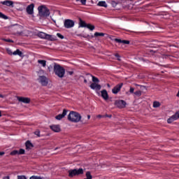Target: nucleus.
<instances>
[{
    "label": "nucleus",
    "instance_id": "obj_2",
    "mask_svg": "<svg viewBox=\"0 0 179 179\" xmlns=\"http://www.w3.org/2000/svg\"><path fill=\"white\" fill-rule=\"evenodd\" d=\"M68 120L71 122H79L82 120V115L78 112L71 111L68 115Z\"/></svg>",
    "mask_w": 179,
    "mask_h": 179
},
{
    "label": "nucleus",
    "instance_id": "obj_28",
    "mask_svg": "<svg viewBox=\"0 0 179 179\" xmlns=\"http://www.w3.org/2000/svg\"><path fill=\"white\" fill-rule=\"evenodd\" d=\"M135 96H138V97H141L142 96V92L141 91H136L134 92Z\"/></svg>",
    "mask_w": 179,
    "mask_h": 179
},
{
    "label": "nucleus",
    "instance_id": "obj_55",
    "mask_svg": "<svg viewBox=\"0 0 179 179\" xmlns=\"http://www.w3.org/2000/svg\"><path fill=\"white\" fill-rule=\"evenodd\" d=\"M136 86H139V85H136Z\"/></svg>",
    "mask_w": 179,
    "mask_h": 179
},
{
    "label": "nucleus",
    "instance_id": "obj_19",
    "mask_svg": "<svg viewBox=\"0 0 179 179\" xmlns=\"http://www.w3.org/2000/svg\"><path fill=\"white\" fill-rule=\"evenodd\" d=\"M13 55H19V57H22L23 53L19 49H17L13 52Z\"/></svg>",
    "mask_w": 179,
    "mask_h": 179
},
{
    "label": "nucleus",
    "instance_id": "obj_53",
    "mask_svg": "<svg viewBox=\"0 0 179 179\" xmlns=\"http://www.w3.org/2000/svg\"><path fill=\"white\" fill-rule=\"evenodd\" d=\"M108 87H110V84H108Z\"/></svg>",
    "mask_w": 179,
    "mask_h": 179
},
{
    "label": "nucleus",
    "instance_id": "obj_50",
    "mask_svg": "<svg viewBox=\"0 0 179 179\" xmlns=\"http://www.w3.org/2000/svg\"><path fill=\"white\" fill-rule=\"evenodd\" d=\"M90 118V115H87V120H89Z\"/></svg>",
    "mask_w": 179,
    "mask_h": 179
},
{
    "label": "nucleus",
    "instance_id": "obj_45",
    "mask_svg": "<svg viewBox=\"0 0 179 179\" xmlns=\"http://www.w3.org/2000/svg\"><path fill=\"white\" fill-rule=\"evenodd\" d=\"M3 155H5V152H0V156H3Z\"/></svg>",
    "mask_w": 179,
    "mask_h": 179
},
{
    "label": "nucleus",
    "instance_id": "obj_39",
    "mask_svg": "<svg viewBox=\"0 0 179 179\" xmlns=\"http://www.w3.org/2000/svg\"><path fill=\"white\" fill-rule=\"evenodd\" d=\"M115 41H116L117 43H122V40L121 39L115 38Z\"/></svg>",
    "mask_w": 179,
    "mask_h": 179
},
{
    "label": "nucleus",
    "instance_id": "obj_12",
    "mask_svg": "<svg viewBox=\"0 0 179 179\" xmlns=\"http://www.w3.org/2000/svg\"><path fill=\"white\" fill-rule=\"evenodd\" d=\"M50 129H52L53 132H60L61 127L59 124H52L50 126Z\"/></svg>",
    "mask_w": 179,
    "mask_h": 179
},
{
    "label": "nucleus",
    "instance_id": "obj_43",
    "mask_svg": "<svg viewBox=\"0 0 179 179\" xmlns=\"http://www.w3.org/2000/svg\"><path fill=\"white\" fill-rule=\"evenodd\" d=\"M96 117L97 118H103V115H98Z\"/></svg>",
    "mask_w": 179,
    "mask_h": 179
},
{
    "label": "nucleus",
    "instance_id": "obj_25",
    "mask_svg": "<svg viewBox=\"0 0 179 179\" xmlns=\"http://www.w3.org/2000/svg\"><path fill=\"white\" fill-rule=\"evenodd\" d=\"M87 24L84 21H80V27H87Z\"/></svg>",
    "mask_w": 179,
    "mask_h": 179
},
{
    "label": "nucleus",
    "instance_id": "obj_49",
    "mask_svg": "<svg viewBox=\"0 0 179 179\" xmlns=\"http://www.w3.org/2000/svg\"><path fill=\"white\" fill-rule=\"evenodd\" d=\"M106 117H108L109 118H111V115H106Z\"/></svg>",
    "mask_w": 179,
    "mask_h": 179
},
{
    "label": "nucleus",
    "instance_id": "obj_24",
    "mask_svg": "<svg viewBox=\"0 0 179 179\" xmlns=\"http://www.w3.org/2000/svg\"><path fill=\"white\" fill-rule=\"evenodd\" d=\"M153 107H154V108H157L160 107L159 102V101H154Z\"/></svg>",
    "mask_w": 179,
    "mask_h": 179
},
{
    "label": "nucleus",
    "instance_id": "obj_26",
    "mask_svg": "<svg viewBox=\"0 0 179 179\" xmlns=\"http://www.w3.org/2000/svg\"><path fill=\"white\" fill-rule=\"evenodd\" d=\"M86 177L87 178L85 179H92V174L90 173V171L86 173Z\"/></svg>",
    "mask_w": 179,
    "mask_h": 179
},
{
    "label": "nucleus",
    "instance_id": "obj_57",
    "mask_svg": "<svg viewBox=\"0 0 179 179\" xmlns=\"http://www.w3.org/2000/svg\"><path fill=\"white\" fill-rule=\"evenodd\" d=\"M98 94L100 95V92H98Z\"/></svg>",
    "mask_w": 179,
    "mask_h": 179
},
{
    "label": "nucleus",
    "instance_id": "obj_36",
    "mask_svg": "<svg viewBox=\"0 0 179 179\" xmlns=\"http://www.w3.org/2000/svg\"><path fill=\"white\" fill-rule=\"evenodd\" d=\"M35 135L38 136V138H40V131L37 130L34 132Z\"/></svg>",
    "mask_w": 179,
    "mask_h": 179
},
{
    "label": "nucleus",
    "instance_id": "obj_5",
    "mask_svg": "<svg viewBox=\"0 0 179 179\" xmlns=\"http://www.w3.org/2000/svg\"><path fill=\"white\" fill-rule=\"evenodd\" d=\"M79 174H83V169H73L69 171V177H73L74 176H79Z\"/></svg>",
    "mask_w": 179,
    "mask_h": 179
},
{
    "label": "nucleus",
    "instance_id": "obj_38",
    "mask_svg": "<svg viewBox=\"0 0 179 179\" xmlns=\"http://www.w3.org/2000/svg\"><path fill=\"white\" fill-rule=\"evenodd\" d=\"M30 179H41V177H38V176H31L30 178Z\"/></svg>",
    "mask_w": 179,
    "mask_h": 179
},
{
    "label": "nucleus",
    "instance_id": "obj_34",
    "mask_svg": "<svg viewBox=\"0 0 179 179\" xmlns=\"http://www.w3.org/2000/svg\"><path fill=\"white\" fill-rule=\"evenodd\" d=\"M18 155H24V150L20 149V150H18Z\"/></svg>",
    "mask_w": 179,
    "mask_h": 179
},
{
    "label": "nucleus",
    "instance_id": "obj_14",
    "mask_svg": "<svg viewBox=\"0 0 179 179\" xmlns=\"http://www.w3.org/2000/svg\"><path fill=\"white\" fill-rule=\"evenodd\" d=\"M68 111L66 110H64L62 114H59L55 117L56 120H61L65 115H66Z\"/></svg>",
    "mask_w": 179,
    "mask_h": 179
},
{
    "label": "nucleus",
    "instance_id": "obj_35",
    "mask_svg": "<svg viewBox=\"0 0 179 179\" xmlns=\"http://www.w3.org/2000/svg\"><path fill=\"white\" fill-rule=\"evenodd\" d=\"M57 37H59V38H61V40H64V36H62V34L57 33Z\"/></svg>",
    "mask_w": 179,
    "mask_h": 179
},
{
    "label": "nucleus",
    "instance_id": "obj_44",
    "mask_svg": "<svg viewBox=\"0 0 179 179\" xmlns=\"http://www.w3.org/2000/svg\"><path fill=\"white\" fill-rule=\"evenodd\" d=\"M115 57L117 58V59L120 61V55H115Z\"/></svg>",
    "mask_w": 179,
    "mask_h": 179
},
{
    "label": "nucleus",
    "instance_id": "obj_58",
    "mask_svg": "<svg viewBox=\"0 0 179 179\" xmlns=\"http://www.w3.org/2000/svg\"><path fill=\"white\" fill-rule=\"evenodd\" d=\"M57 149H58V148H55V150H57Z\"/></svg>",
    "mask_w": 179,
    "mask_h": 179
},
{
    "label": "nucleus",
    "instance_id": "obj_29",
    "mask_svg": "<svg viewBox=\"0 0 179 179\" xmlns=\"http://www.w3.org/2000/svg\"><path fill=\"white\" fill-rule=\"evenodd\" d=\"M92 82H94V83H99V78L94 76H92Z\"/></svg>",
    "mask_w": 179,
    "mask_h": 179
},
{
    "label": "nucleus",
    "instance_id": "obj_9",
    "mask_svg": "<svg viewBox=\"0 0 179 179\" xmlns=\"http://www.w3.org/2000/svg\"><path fill=\"white\" fill-rule=\"evenodd\" d=\"M122 86H124L123 83H120L117 85L113 90H112V93H113V94H117L118 92H120V90H121V88L122 87Z\"/></svg>",
    "mask_w": 179,
    "mask_h": 179
},
{
    "label": "nucleus",
    "instance_id": "obj_59",
    "mask_svg": "<svg viewBox=\"0 0 179 179\" xmlns=\"http://www.w3.org/2000/svg\"><path fill=\"white\" fill-rule=\"evenodd\" d=\"M83 37L86 38V36H83Z\"/></svg>",
    "mask_w": 179,
    "mask_h": 179
},
{
    "label": "nucleus",
    "instance_id": "obj_51",
    "mask_svg": "<svg viewBox=\"0 0 179 179\" xmlns=\"http://www.w3.org/2000/svg\"><path fill=\"white\" fill-rule=\"evenodd\" d=\"M85 83H87V80H84Z\"/></svg>",
    "mask_w": 179,
    "mask_h": 179
},
{
    "label": "nucleus",
    "instance_id": "obj_52",
    "mask_svg": "<svg viewBox=\"0 0 179 179\" xmlns=\"http://www.w3.org/2000/svg\"><path fill=\"white\" fill-rule=\"evenodd\" d=\"M2 116V113H1V112L0 111V117H1Z\"/></svg>",
    "mask_w": 179,
    "mask_h": 179
},
{
    "label": "nucleus",
    "instance_id": "obj_18",
    "mask_svg": "<svg viewBox=\"0 0 179 179\" xmlns=\"http://www.w3.org/2000/svg\"><path fill=\"white\" fill-rule=\"evenodd\" d=\"M38 64H39V65H41V66H43V68H45V66L47 65V61L38 59Z\"/></svg>",
    "mask_w": 179,
    "mask_h": 179
},
{
    "label": "nucleus",
    "instance_id": "obj_40",
    "mask_svg": "<svg viewBox=\"0 0 179 179\" xmlns=\"http://www.w3.org/2000/svg\"><path fill=\"white\" fill-rule=\"evenodd\" d=\"M122 44H129V41L123 40L122 41Z\"/></svg>",
    "mask_w": 179,
    "mask_h": 179
},
{
    "label": "nucleus",
    "instance_id": "obj_30",
    "mask_svg": "<svg viewBox=\"0 0 179 179\" xmlns=\"http://www.w3.org/2000/svg\"><path fill=\"white\" fill-rule=\"evenodd\" d=\"M6 52L8 55H13V52H12V50H10V48H6Z\"/></svg>",
    "mask_w": 179,
    "mask_h": 179
},
{
    "label": "nucleus",
    "instance_id": "obj_27",
    "mask_svg": "<svg viewBox=\"0 0 179 179\" xmlns=\"http://www.w3.org/2000/svg\"><path fill=\"white\" fill-rule=\"evenodd\" d=\"M0 18L6 20V19H8V16L0 12Z\"/></svg>",
    "mask_w": 179,
    "mask_h": 179
},
{
    "label": "nucleus",
    "instance_id": "obj_54",
    "mask_svg": "<svg viewBox=\"0 0 179 179\" xmlns=\"http://www.w3.org/2000/svg\"><path fill=\"white\" fill-rule=\"evenodd\" d=\"M114 3H115V2H113V5H114Z\"/></svg>",
    "mask_w": 179,
    "mask_h": 179
},
{
    "label": "nucleus",
    "instance_id": "obj_31",
    "mask_svg": "<svg viewBox=\"0 0 179 179\" xmlns=\"http://www.w3.org/2000/svg\"><path fill=\"white\" fill-rule=\"evenodd\" d=\"M11 156H15V155H19V150H13L10 152Z\"/></svg>",
    "mask_w": 179,
    "mask_h": 179
},
{
    "label": "nucleus",
    "instance_id": "obj_23",
    "mask_svg": "<svg viewBox=\"0 0 179 179\" xmlns=\"http://www.w3.org/2000/svg\"><path fill=\"white\" fill-rule=\"evenodd\" d=\"M95 37H103L105 36V34L104 33H100V32H95L94 33V35Z\"/></svg>",
    "mask_w": 179,
    "mask_h": 179
},
{
    "label": "nucleus",
    "instance_id": "obj_7",
    "mask_svg": "<svg viewBox=\"0 0 179 179\" xmlns=\"http://www.w3.org/2000/svg\"><path fill=\"white\" fill-rule=\"evenodd\" d=\"M178 118H179V111L176 112L173 115L170 117L167 120V122H168V124H171V122H174V121H177V120H178Z\"/></svg>",
    "mask_w": 179,
    "mask_h": 179
},
{
    "label": "nucleus",
    "instance_id": "obj_3",
    "mask_svg": "<svg viewBox=\"0 0 179 179\" xmlns=\"http://www.w3.org/2000/svg\"><path fill=\"white\" fill-rule=\"evenodd\" d=\"M38 15L41 17H47L50 16V10L45 6H41L38 8Z\"/></svg>",
    "mask_w": 179,
    "mask_h": 179
},
{
    "label": "nucleus",
    "instance_id": "obj_16",
    "mask_svg": "<svg viewBox=\"0 0 179 179\" xmlns=\"http://www.w3.org/2000/svg\"><path fill=\"white\" fill-rule=\"evenodd\" d=\"M18 101L22 103H25V104H29L30 103V99L24 97H18Z\"/></svg>",
    "mask_w": 179,
    "mask_h": 179
},
{
    "label": "nucleus",
    "instance_id": "obj_47",
    "mask_svg": "<svg viewBox=\"0 0 179 179\" xmlns=\"http://www.w3.org/2000/svg\"><path fill=\"white\" fill-rule=\"evenodd\" d=\"M3 179H9V176H5V177H3Z\"/></svg>",
    "mask_w": 179,
    "mask_h": 179
},
{
    "label": "nucleus",
    "instance_id": "obj_32",
    "mask_svg": "<svg viewBox=\"0 0 179 179\" xmlns=\"http://www.w3.org/2000/svg\"><path fill=\"white\" fill-rule=\"evenodd\" d=\"M77 2H80L82 5H86V0H76Z\"/></svg>",
    "mask_w": 179,
    "mask_h": 179
},
{
    "label": "nucleus",
    "instance_id": "obj_17",
    "mask_svg": "<svg viewBox=\"0 0 179 179\" xmlns=\"http://www.w3.org/2000/svg\"><path fill=\"white\" fill-rule=\"evenodd\" d=\"M117 106L120 108H124V107H125V106H127V102H125V101H124V100H120L117 101Z\"/></svg>",
    "mask_w": 179,
    "mask_h": 179
},
{
    "label": "nucleus",
    "instance_id": "obj_11",
    "mask_svg": "<svg viewBox=\"0 0 179 179\" xmlns=\"http://www.w3.org/2000/svg\"><path fill=\"white\" fill-rule=\"evenodd\" d=\"M27 13L28 15H33L34 13V4L31 3L27 7Z\"/></svg>",
    "mask_w": 179,
    "mask_h": 179
},
{
    "label": "nucleus",
    "instance_id": "obj_41",
    "mask_svg": "<svg viewBox=\"0 0 179 179\" xmlns=\"http://www.w3.org/2000/svg\"><path fill=\"white\" fill-rule=\"evenodd\" d=\"M18 179H27V178H26V176H19Z\"/></svg>",
    "mask_w": 179,
    "mask_h": 179
},
{
    "label": "nucleus",
    "instance_id": "obj_15",
    "mask_svg": "<svg viewBox=\"0 0 179 179\" xmlns=\"http://www.w3.org/2000/svg\"><path fill=\"white\" fill-rule=\"evenodd\" d=\"M101 97L104 100H108V93L107 92V90H103L102 91H101Z\"/></svg>",
    "mask_w": 179,
    "mask_h": 179
},
{
    "label": "nucleus",
    "instance_id": "obj_48",
    "mask_svg": "<svg viewBox=\"0 0 179 179\" xmlns=\"http://www.w3.org/2000/svg\"><path fill=\"white\" fill-rule=\"evenodd\" d=\"M40 73H44V71L43 70H40Z\"/></svg>",
    "mask_w": 179,
    "mask_h": 179
},
{
    "label": "nucleus",
    "instance_id": "obj_1",
    "mask_svg": "<svg viewBox=\"0 0 179 179\" xmlns=\"http://www.w3.org/2000/svg\"><path fill=\"white\" fill-rule=\"evenodd\" d=\"M53 71L58 78H64L65 76V69L58 64L54 65Z\"/></svg>",
    "mask_w": 179,
    "mask_h": 179
},
{
    "label": "nucleus",
    "instance_id": "obj_56",
    "mask_svg": "<svg viewBox=\"0 0 179 179\" xmlns=\"http://www.w3.org/2000/svg\"><path fill=\"white\" fill-rule=\"evenodd\" d=\"M127 94H129V92H127Z\"/></svg>",
    "mask_w": 179,
    "mask_h": 179
},
{
    "label": "nucleus",
    "instance_id": "obj_21",
    "mask_svg": "<svg viewBox=\"0 0 179 179\" xmlns=\"http://www.w3.org/2000/svg\"><path fill=\"white\" fill-rule=\"evenodd\" d=\"M98 6H103V8H107V3H106V1H99L98 3Z\"/></svg>",
    "mask_w": 179,
    "mask_h": 179
},
{
    "label": "nucleus",
    "instance_id": "obj_6",
    "mask_svg": "<svg viewBox=\"0 0 179 179\" xmlns=\"http://www.w3.org/2000/svg\"><path fill=\"white\" fill-rule=\"evenodd\" d=\"M75 26V22L72 20H65L64 21V27L66 29H72Z\"/></svg>",
    "mask_w": 179,
    "mask_h": 179
},
{
    "label": "nucleus",
    "instance_id": "obj_33",
    "mask_svg": "<svg viewBox=\"0 0 179 179\" xmlns=\"http://www.w3.org/2000/svg\"><path fill=\"white\" fill-rule=\"evenodd\" d=\"M134 92H135V88L131 87L130 90H129V93H131L132 94L135 93Z\"/></svg>",
    "mask_w": 179,
    "mask_h": 179
},
{
    "label": "nucleus",
    "instance_id": "obj_20",
    "mask_svg": "<svg viewBox=\"0 0 179 179\" xmlns=\"http://www.w3.org/2000/svg\"><path fill=\"white\" fill-rule=\"evenodd\" d=\"M25 146L27 149H31L33 148V144L30 141H27L25 143Z\"/></svg>",
    "mask_w": 179,
    "mask_h": 179
},
{
    "label": "nucleus",
    "instance_id": "obj_10",
    "mask_svg": "<svg viewBox=\"0 0 179 179\" xmlns=\"http://www.w3.org/2000/svg\"><path fill=\"white\" fill-rule=\"evenodd\" d=\"M90 87L92 89V90H96V92H99V90L101 89V85L96 83H93L90 85Z\"/></svg>",
    "mask_w": 179,
    "mask_h": 179
},
{
    "label": "nucleus",
    "instance_id": "obj_13",
    "mask_svg": "<svg viewBox=\"0 0 179 179\" xmlns=\"http://www.w3.org/2000/svg\"><path fill=\"white\" fill-rule=\"evenodd\" d=\"M0 3H1V5H4L5 6H12V8H13L14 3L10 0H7L4 1H1Z\"/></svg>",
    "mask_w": 179,
    "mask_h": 179
},
{
    "label": "nucleus",
    "instance_id": "obj_8",
    "mask_svg": "<svg viewBox=\"0 0 179 179\" xmlns=\"http://www.w3.org/2000/svg\"><path fill=\"white\" fill-rule=\"evenodd\" d=\"M38 81L42 86H47L48 85V79L44 76H39Z\"/></svg>",
    "mask_w": 179,
    "mask_h": 179
},
{
    "label": "nucleus",
    "instance_id": "obj_37",
    "mask_svg": "<svg viewBox=\"0 0 179 179\" xmlns=\"http://www.w3.org/2000/svg\"><path fill=\"white\" fill-rule=\"evenodd\" d=\"M3 41H6V43H13V41L10 39H3Z\"/></svg>",
    "mask_w": 179,
    "mask_h": 179
},
{
    "label": "nucleus",
    "instance_id": "obj_22",
    "mask_svg": "<svg viewBox=\"0 0 179 179\" xmlns=\"http://www.w3.org/2000/svg\"><path fill=\"white\" fill-rule=\"evenodd\" d=\"M86 27L87 29H89V30H90L91 31H93V30H94V26L92 25L91 24H87Z\"/></svg>",
    "mask_w": 179,
    "mask_h": 179
},
{
    "label": "nucleus",
    "instance_id": "obj_42",
    "mask_svg": "<svg viewBox=\"0 0 179 179\" xmlns=\"http://www.w3.org/2000/svg\"><path fill=\"white\" fill-rule=\"evenodd\" d=\"M67 73H68L69 75H73V71H67Z\"/></svg>",
    "mask_w": 179,
    "mask_h": 179
},
{
    "label": "nucleus",
    "instance_id": "obj_4",
    "mask_svg": "<svg viewBox=\"0 0 179 179\" xmlns=\"http://www.w3.org/2000/svg\"><path fill=\"white\" fill-rule=\"evenodd\" d=\"M38 36L40 37V38H45L46 40H50V41H54V40H55V38H54L52 35L47 34L44 32H39Z\"/></svg>",
    "mask_w": 179,
    "mask_h": 179
},
{
    "label": "nucleus",
    "instance_id": "obj_46",
    "mask_svg": "<svg viewBox=\"0 0 179 179\" xmlns=\"http://www.w3.org/2000/svg\"><path fill=\"white\" fill-rule=\"evenodd\" d=\"M3 97H5V96L0 94V98L3 99Z\"/></svg>",
    "mask_w": 179,
    "mask_h": 179
}]
</instances>
